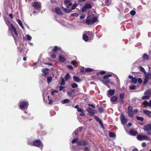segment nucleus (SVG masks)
<instances>
[{"label":"nucleus","instance_id":"680f3d73","mask_svg":"<svg viewBox=\"0 0 151 151\" xmlns=\"http://www.w3.org/2000/svg\"><path fill=\"white\" fill-rule=\"evenodd\" d=\"M68 68H69V69L71 70H73V68L72 67V66L71 65H69L68 66Z\"/></svg>","mask_w":151,"mask_h":151},{"label":"nucleus","instance_id":"e2e57ef3","mask_svg":"<svg viewBox=\"0 0 151 151\" xmlns=\"http://www.w3.org/2000/svg\"><path fill=\"white\" fill-rule=\"evenodd\" d=\"M105 73H106V72L104 71H101L99 72V73L101 75L104 74Z\"/></svg>","mask_w":151,"mask_h":151},{"label":"nucleus","instance_id":"b1692460","mask_svg":"<svg viewBox=\"0 0 151 151\" xmlns=\"http://www.w3.org/2000/svg\"><path fill=\"white\" fill-rule=\"evenodd\" d=\"M83 39L85 41H88V37L86 34H84L83 35Z\"/></svg>","mask_w":151,"mask_h":151},{"label":"nucleus","instance_id":"a211bd4d","mask_svg":"<svg viewBox=\"0 0 151 151\" xmlns=\"http://www.w3.org/2000/svg\"><path fill=\"white\" fill-rule=\"evenodd\" d=\"M118 98L116 96H114L111 99V101L112 103L114 104L117 100Z\"/></svg>","mask_w":151,"mask_h":151},{"label":"nucleus","instance_id":"a878e982","mask_svg":"<svg viewBox=\"0 0 151 151\" xmlns=\"http://www.w3.org/2000/svg\"><path fill=\"white\" fill-rule=\"evenodd\" d=\"M115 92V90L114 89L110 90L109 91V93L111 96L114 94Z\"/></svg>","mask_w":151,"mask_h":151},{"label":"nucleus","instance_id":"864d4df0","mask_svg":"<svg viewBox=\"0 0 151 151\" xmlns=\"http://www.w3.org/2000/svg\"><path fill=\"white\" fill-rule=\"evenodd\" d=\"M143 104L145 105L148 106V102L147 101H143Z\"/></svg>","mask_w":151,"mask_h":151},{"label":"nucleus","instance_id":"473e14b6","mask_svg":"<svg viewBox=\"0 0 151 151\" xmlns=\"http://www.w3.org/2000/svg\"><path fill=\"white\" fill-rule=\"evenodd\" d=\"M9 29L11 31H13L14 30V29H15L16 28L14 27L13 25L11 24H10V27L9 28Z\"/></svg>","mask_w":151,"mask_h":151},{"label":"nucleus","instance_id":"0e129e2a","mask_svg":"<svg viewBox=\"0 0 151 151\" xmlns=\"http://www.w3.org/2000/svg\"><path fill=\"white\" fill-rule=\"evenodd\" d=\"M48 101H49V104H52V102H53V101H52V100L51 99H50L49 100H48Z\"/></svg>","mask_w":151,"mask_h":151},{"label":"nucleus","instance_id":"4c0bfd02","mask_svg":"<svg viewBox=\"0 0 151 151\" xmlns=\"http://www.w3.org/2000/svg\"><path fill=\"white\" fill-rule=\"evenodd\" d=\"M78 139L77 137L75 138L72 140V143L74 144L76 142H77L78 141Z\"/></svg>","mask_w":151,"mask_h":151},{"label":"nucleus","instance_id":"4468645a","mask_svg":"<svg viewBox=\"0 0 151 151\" xmlns=\"http://www.w3.org/2000/svg\"><path fill=\"white\" fill-rule=\"evenodd\" d=\"M137 132L136 130L131 129L129 131L130 134L132 135L135 136L137 134Z\"/></svg>","mask_w":151,"mask_h":151},{"label":"nucleus","instance_id":"6e6552de","mask_svg":"<svg viewBox=\"0 0 151 151\" xmlns=\"http://www.w3.org/2000/svg\"><path fill=\"white\" fill-rule=\"evenodd\" d=\"M92 6L90 4H86L82 8V12H85L89 8H91Z\"/></svg>","mask_w":151,"mask_h":151},{"label":"nucleus","instance_id":"c9c22d12","mask_svg":"<svg viewBox=\"0 0 151 151\" xmlns=\"http://www.w3.org/2000/svg\"><path fill=\"white\" fill-rule=\"evenodd\" d=\"M109 136L111 137H113L115 136V134L114 133L110 132L109 133Z\"/></svg>","mask_w":151,"mask_h":151},{"label":"nucleus","instance_id":"9b49d317","mask_svg":"<svg viewBox=\"0 0 151 151\" xmlns=\"http://www.w3.org/2000/svg\"><path fill=\"white\" fill-rule=\"evenodd\" d=\"M55 12L59 15H63V13L61 12L60 9L58 7H56L55 9Z\"/></svg>","mask_w":151,"mask_h":151},{"label":"nucleus","instance_id":"4be33fe9","mask_svg":"<svg viewBox=\"0 0 151 151\" xmlns=\"http://www.w3.org/2000/svg\"><path fill=\"white\" fill-rule=\"evenodd\" d=\"M144 75H145V78L149 79L150 78V75L149 73H147L146 72H145L144 73Z\"/></svg>","mask_w":151,"mask_h":151},{"label":"nucleus","instance_id":"c03bdc74","mask_svg":"<svg viewBox=\"0 0 151 151\" xmlns=\"http://www.w3.org/2000/svg\"><path fill=\"white\" fill-rule=\"evenodd\" d=\"M70 0H65L64 1V3L65 5H67L68 3H70Z\"/></svg>","mask_w":151,"mask_h":151},{"label":"nucleus","instance_id":"0eeeda50","mask_svg":"<svg viewBox=\"0 0 151 151\" xmlns=\"http://www.w3.org/2000/svg\"><path fill=\"white\" fill-rule=\"evenodd\" d=\"M32 5L35 8L38 9L41 8V5L40 3H38L37 2H33L32 4Z\"/></svg>","mask_w":151,"mask_h":151},{"label":"nucleus","instance_id":"39448f33","mask_svg":"<svg viewBox=\"0 0 151 151\" xmlns=\"http://www.w3.org/2000/svg\"><path fill=\"white\" fill-rule=\"evenodd\" d=\"M137 139L139 141H142L143 140H149V137L146 135H138L137 137Z\"/></svg>","mask_w":151,"mask_h":151},{"label":"nucleus","instance_id":"37998d69","mask_svg":"<svg viewBox=\"0 0 151 151\" xmlns=\"http://www.w3.org/2000/svg\"><path fill=\"white\" fill-rule=\"evenodd\" d=\"M136 118L138 120L142 122L143 121V118L142 117L137 116Z\"/></svg>","mask_w":151,"mask_h":151},{"label":"nucleus","instance_id":"393cba45","mask_svg":"<svg viewBox=\"0 0 151 151\" xmlns=\"http://www.w3.org/2000/svg\"><path fill=\"white\" fill-rule=\"evenodd\" d=\"M59 60L60 61L62 62H64L65 60L64 57L61 56H59Z\"/></svg>","mask_w":151,"mask_h":151},{"label":"nucleus","instance_id":"79ce46f5","mask_svg":"<svg viewBox=\"0 0 151 151\" xmlns=\"http://www.w3.org/2000/svg\"><path fill=\"white\" fill-rule=\"evenodd\" d=\"M138 68H139V70L142 72L144 73L145 72V69L142 66H139L138 67Z\"/></svg>","mask_w":151,"mask_h":151},{"label":"nucleus","instance_id":"412c9836","mask_svg":"<svg viewBox=\"0 0 151 151\" xmlns=\"http://www.w3.org/2000/svg\"><path fill=\"white\" fill-rule=\"evenodd\" d=\"M70 100L68 99H66L62 100V101H61V103L63 104H65V103H69L70 102Z\"/></svg>","mask_w":151,"mask_h":151},{"label":"nucleus","instance_id":"bf43d9fd","mask_svg":"<svg viewBox=\"0 0 151 151\" xmlns=\"http://www.w3.org/2000/svg\"><path fill=\"white\" fill-rule=\"evenodd\" d=\"M142 145L143 147H145L147 146L145 142L142 143Z\"/></svg>","mask_w":151,"mask_h":151},{"label":"nucleus","instance_id":"f704fd0d","mask_svg":"<svg viewBox=\"0 0 151 151\" xmlns=\"http://www.w3.org/2000/svg\"><path fill=\"white\" fill-rule=\"evenodd\" d=\"M93 70L90 68H86L85 69V72H92Z\"/></svg>","mask_w":151,"mask_h":151},{"label":"nucleus","instance_id":"ddd939ff","mask_svg":"<svg viewBox=\"0 0 151 151\" xmlns=\"http://www.w3.org/2000/svg\"><path fill=\"white\" fill-rule=\"evenodd\" d=\"M143 111L144 114L149 116L151 117V111L145 109H143Z\"/></svg>","mask_w":151,"mask_h":151},{"label":"nucleus","instance_id":"09e8293b","mask_svg":"<svg viewBox=\"0 0 151 151\" xmlns=\"http://www.w3.org/2000/svg\"><path fill=\"white\" fill-rule=\"evenodd\" d=\"M129 88L130 89L133 90H135L136 89V86L134 85H133L132 86H131L129 87Z\"/></svg>","mask_w":151,"mask_h":151},{"label":"nucleus","instance_id":"20e7f679","mask_svg":"<svg viewBox=\"0 0 151 151\" xmlns=\"http://www.w3.org/2000/svg\"><path fill=\"white\" fill-rule=\"evenodd\" d=\"M77 6L76 4H73L72 6V7L71 9H67L66 8L63 6H62V8L63 10L66 13H70L72 10L75 9Z\"/></svg>","mask_w":151,"mask_h":151},{"label":"nucleus","instance_id":"cd10ccee","mask_svg":"<svg viewBox=\"0 0 151 151\" xmlns=\"http://www.w3.org/2000/svg\"><path fill=\"white\" fill-rule=\"evenodd\" d=\"M59 48L57 46H55L53 49L52 50V51L53 52H55L58 50H60Z\"/></svg>","mask_w":151,"mask_h":151},{"label":"nucleus","instance_id":"1a4fd4ad","mask_svg":"<svg viewBox=\"0 0 151 151\" xmlns=\"http://www.w3.org/2000/svg\"><path fill=\"white\" fill-rule=\"evenodd\" d=\"M120 119L122 124H125L127 121V119L122 114L120 116Z\"/></svg>","mask_w":151,"mask_h":151},{"label":"nucleus","instance_id":"e433bc0d","mask_svg":"<svg viewBox=\"0 0 151 151\" xmlns=\"http://www.w3.org/2000/svg\"><path fill=\"white\" fill-rule=\"evenodd\" d=\"M71 86L73 88H76L78 87V85L76 83H73L71 85Z\"/></svg>","mask_w":151,"mask_h":151},{"label":"nucleus","instance_id":"423d86ee","mask_svg":"<svg viewBox=\"0 0 151 151\" xmlns=\"http://www.w3.org/2000/svg\"><path fill=\"white\" fill-rule=\"evenodd\" d=\"M33 145L36 147H42V143L39 140H36L33 142Z\"/></svg>","mask_w":151,"mask_h":151},{"label":"nucleus","instance_id":"774afa93","mask_svg":"<svg viewBox=\"0 0 151 151\" xmlns=\"http://www.w3.org/2000/svg\"><path fill=\"white\" fill-rule=\"evenodd\" d=\"M148 106L150 107H151V100L148 103Z\"/></svg>","mask_w":151,"mask_h":151},{"label":"nucleus","instance_id":"8fccbe9b","mask_svg":"<svg viewBox=\"0 0 151 151\" xmlns=\"http://www.w3.org/2000/svg\"><path fill=\"white\" fill-rule=\"evenodd\" d=\"M135 13V11L134 10H132L130 12V14L132 15H134Z\"/></svg>","mask_w":151,"mask_h":151},{"label":"nucleus","instance_id":"ea45409f","mask_svg":"<svg viewBox=\"0 0 151 151\" xmlns=\"http://www.w3.org/2000/svg\"><path fill=\"white\" fill-rule=\"evenodd\" d=\"M88 142L86 141H82V145L85 146L88 145Z\"/></svg>","mask_w":151,"mask_h":151},{"label":"nucleus","instance_id":"2eb2a0df","mask_svg":"<svg viewBox=\"0 0 151 151\" xmlns=\"http://www.w3.org/2000/svg\"><path fill=\"white\" fill-rule=\"evenodd\" d=\"M144 94L149 95L150 97L151 96V88L149 89L146 90L144 92Z\"/></svg>","mask_w":151,"mask_h":151},{"label":"nucleus","instance_id":"aec40b11","mask_svg":"<svg viewBox=\"0 0 151 151\" xmlns=\"http://www.w3.org/2000/svg\"><path fill=\"white\" fill-rule=\"evenodd\" d=\"M41 71L42 72L44 73L45 74H46V75L49 73V69L47 68H45L42 69Z\"/></svg>","mask_w":151,"mask_h":151},{"label":"nucleus","instance_id":"49530a36","mask_svg":"<svg viewBox=\"0 0 151 151\" xmlns=\"http://www.w3.org/2000/svg\"><path fill=\"white\" fill-rule=\"evenodd\" d=\"M98 111L100 113H102L104 112L103 109L102 108H99L98 109Z\"/></svg>","mask_w":151,"mask_h":151},{"label":"nucleus","instance_id":"7c9ffc66","mask_svg":"<svg viewBox=\"0 0 151 151\" xmlns=\"http://www.w3.org/2000/svg\"><path fill=\"white\" fill-rule=\"evenodd\" d=\"M143 58L145 59L148 60L149 57L148 55L146 54H144L143 55Z\"/></svg>","mask_w":151,"mask_h":151},{"label":"nucleus","instance_id":"dca6fc26","mask_svg":"<svg viewBox=\"0 0 151 151\" xmlns=\"http://www.w3.org/2000/svg\"><path fill=\"white\" fill-rule=\"evenodd\" d=\"M94 118L100 124L101 126H103V124L102 123V122L101 120L97 116H95Z\"/></svg>","mask_w":151,"mask_h":151},{"label":"nucleus","instance_id":"3c124183","mask_svg":"<svg viewBox=\"0 0 151 151\" xmlns=\"http://www.w3.org/2000/svg\"><path fill=\"white\" fill-rule=\"evenodd\" d=\"M71 15L72 16H75L76 17H77L78 16V13H74L71 14Z\"/></svg>","mask_w":151,"mask_h":151},{"label":"nucleus","instance_id":"6e6d98bb","mask_svg":"<svg viewBox=\"0 0 151 151\" xmlns=\"http://www.w3.org/2000/svg\"><path fill=\"white\" fill-rule=\"evenodd\" d=\"M32 37L28 35H27V39L28 40H31Z\"/></svg>","mask_w":151,"mask_h":151},{"label":"nucleus","instance_id":"69168bd1","mask_svg":"<svg viewBox=\"0 0 151 151\" xmlns=\"http://www.w3.org/2000/svg\"><path fill=\"white\" fill-rule=\"evenodd\" d=\"M77 144L78 146L82 145V141H79L78 142Z\"/></svg>","mask_w":151,"mask_h":151},{"label":"nucleus","instance_id":"bb28decb","mask_svg":"<svg viewBox=\"0 0 151 151\" xmlns=\"http://www.w3.org/2000/svg\"><path fill=\"white\" fill-rule=\"evenodd\" d=\"M17 21L18 23L21 26V27L22 28H24V27H23V24L21 22V21L20 20V19H17Z\"/></svg>","mask_w":151,"mask_h":151},{"label":"nucleus","instance_id":"de8ad7c7","mask_svg":"<svg viewBox=\"0 0 151 151\" xmlns=\"http://www.w3.org/2000/svg\"><path fill=\"white\" fill-rule=\"evenodd\" d=\"M137 81H138V83L139 84H141L142 82V79L140 78H139L137 79Z\"/></svg>","mask_w":151,"mask_h":151},{"label":"nucleus","instance_id":"13d9d810","mask_svg":"<svg viewBox=\"0 0 151 151\" xmlns=\"http://www.w3.org/2000/svg\"><path fill=\"white\" fill-rule=\"evenodd\" d=\"M72 5V4L71 3H69V4L68 5L67 4V5H65L66 6V7L68 8V9H69V6H70Z\"/></svg>","mask_w":151,"mask_h":151},{"label":"nucleus","instance_id":"2f4dec72","mask_svg":"<svg viewBox=\"0 0 151 151\" xmlns=\"http://www.w3.org/2000/svg\"><path fill=\"white\" fill-rule=\"evenodd\" d=\"M131 81L132 82L135 84L137 82V79L136 78H134Z\"/></svg>","mask_w":151,"mask_h":151},{"label":"nucleus","instance_id":"72a5a7b5","mask_svg":"<svg viewBox=\"0 0 151 151\" xmlns=\"http://www.w3.org/2000/svg\"><path fill=\"white\" fill-rule=\"evenodd\" d=\"M52 77H48L47 79V83H49L52 81Z\"/></svg>","mask_w":151,"mask_h":151},{"label":"nucleus","instance_id":"4d7b16f0","mask_svg":"<svg viewBox=\"0 0 151 151\" xmlns=\"http://www.w3.org/2000/svg\"><path fill=\"white\" fill-rule=\"evenodd\" d=\"M132 111V107L131 106H129L128 108V111Z\"/></svg>","mask_w":151,"mask_h":151},{"label":"nucleus","instance_id":"5701e85b","mask_svg":"<svg viewBox=\"0 0 151 151\" xmlns=\"http://www.w3.org/2000/svg\"><path fill=\"white\" fill-rule=\"evenodd\" d=\"M128 115L129 116L132 117L134 113L132 111H128Z\"/></svg>","mask_w":151,"mask_h":151},{"label":"nucleus","instance_id":"7ed1b4c3","mask_svg":"<svg viewBox=\"0 0 151 151\" xmlns=\"http://www.w3.org/2000/svg\"><path fill=\"white\" fill-rule=\"evenodd\" d=\"M144 130L146 132L147 134L151 135V124H148L144 125L143 127Z\"/></svg>","mask_w":151,"mask_h":151},{"label":"nucleus","instance_id":"338daca9","mask_svg":"<svg viewBox=\"0 0 151 151\" xmlns=\"http://www.w3.org/2000/svg\"><path fill=\"white\" fill-rule=\"evenodd\" d=\"M81 73H84L85 72L84 71V67H82L81 69Z\"/></svg>","mask_w":151,"mask_h":151},{"label":"nucleus","instance_id":"c85d7f7f","mask_svg":"<svg viewBox=\"0 0 151 151\" xmlns=\"http://www.w3.org/2000/svg\"><path fill=\"white\" fill-rule=\"evenodd\" d=\"M146 95L142 97V100H145L149 99V98H150V96L147 95Z\"/></svg>","mask_w":151,"mask_h":151},{"label":"nucleus","instance_id":"6ab92c4d","mask_svg":"<svg viewBox=\"0 0 151 151\" xmlns=\"http://www.w3.org/2000/svg\"><path fill=\"white\" fill-rule=\"evenodd\" d=\"M77 111L78 112L81 113L80 114V115L81 116H83L85 115V114L84 113V111L83 109L79 108L77 109Z\"/></svg>","mask_w":151,"mask_h":151},{"label":"nucleus","instance_id":"c756f323","mask_svg":"<svg viewBox=\"0 0 151 151\" xmlns=\"http://www.w3.org/2000/svg\"><path fill=\"white\" fill-rule=\"evenodd\" d=\"M70 75L69 73H67L65 76V80L67 81L70 78Z\"/></svg>","mask_w":151,"mask_h":151},{"label":"nucleus","instance_id":"a19ab883","mask_svg":"<svg viewBox=\"0 0 151 151\" xmlns=\"http://www.w3.org/2000/svg\"><path fill=\"white\" fill-rule=\"evenodd\" d=\"M105 2L106 5L108 6L111 3L110 0H106Z\"/></svg>","mask_w":151,"mask_h":151},{"label":"nucleus","instance_id":"052dcab7","mask_svg":"<svg viewBox=\"0 0 151 151\" xmlns=\"http://www.w3.org/2000/svg\"><path fill=\"white\" fill-rule=\"evenodd\" d=\"M55 57H56V55L54 53H53L52 55H51V57L52 58H55Z\"/></svg>","mask_w":151,"mask_h":151},{"label":"nucleus","instance_id":"58836bf2","mask_svg":"<svg viewBox=\"0 0 151 151\" xmlns=\"http://www.w3.org/2000/svg\"><path fill=\"white\" fill-rule=\"evenodd\" d=\"M149 79L145 78L143 83V85H146Z\"/></svg>","mask_w":151,"mask_h":151},{"label":"nucleus","instance_id":"f03ea898","mask_svg":"<svg viewBox=\"0 0 151 151\" xmlns=\"http://www.w3.org/2000/svg\"><path fill=\"white\" fill-rule=\"evenodd\" d=\"M112 76V75L110 74L105 75L103 78V79L101 80L102 82L105 85L110 83V80L109 78Z\"/></svg>","mask_w":151,"mask_h":151},{"label":"nucleus","instance_id":"a18cd8bd","mask_svg":"<svg viewBox=\"0 0 151 151\" xmlns=\"http://www.w3.org/2000/svg\"><path fill=\"white\" fill-rule=\"evenodd\" d=\"M60 84L61 85H65V82L64 81V80L63 78H62L61 79V81Z\"/></svg>","mask_w":151,"mask_h":151},{"label":"nucleus","instance_id":"603ef678","mask_svg":"<svg viewBox=\"0 0 151 151\" xmlns=\"http://www.w3.org/2000/svg\"><path fill=\"white\" fill-rule=\"evenodd\" d=\"M71 64L73 65H75L76 63V60L72 61L71 62Z\"/></svg>","mask_w":151,"mask_h":151},{"label":"nucleus","instance_id":"9d476101","mask_svg":"<svg viewBox=\"0 0 151 151\" xmlns=\"http://www.w3.org/2000/svg\"><path fill=\"white\" fill-rule=\"evenodd\" d=\"M87 111L88 112L89 114L90 115L93 116L94 114V110L92 109L90 107L88 108L87 109Z\"/></svg>","mask_w":151,"mask_h":151},{"label":"nucleus","instance_id":"f3484780","mask_svg":"<svg viewBox=\"0 0 151 151\" xmlns=\"http://www.w3.org/2000/svg\"><path fill=\"white\" fill-rule=\"evenodd\" d=\"M73 78L74 81L77 83L80 82L81 81V80L78 77L76 76H73Z\"/></svg>","mask_w":151,"mask_h":151},{"label":"nucleus","instance_id":"f8f14e48","mask_svg":"<svg viewBox=\"0 0 151 151\" xmlns=\"http://www.w3.org/2000/svg\"><path fill=\"white\" fill-rule=\"evenodd\" d=\"M28 106V104L25 102H22L20 104V107L21 108H27Z\"/></svg>","mask_w":151,"mask_h":151},{"label":"nucleus","instance_id":"f257e3e1","mask_svg":"<svg viewBox=\"0 0 151 151\" xmlns=\"http://www.w3.org/2000/svg\"><path fill=\"white\" fill-rule=\"evenodd\" d=\"M97 19V17H94V15H90L87 17L86 22L88 24H92L96 22Z\"/></svg>","mask_w":151,"mask_h":151},{"label":"nucleus","instance_id":"5fc2aeb1","mask_svg":"<svg viewBox=\"0 0 151 151\" xmlns=\"http://www.w3.org/2000/svg\"><path fill=\"white\" fill-rule=\"evenodd\" d=\"M124 97V95L123 94H120L119 95V98L120 99H123Z\"/></svg>","mask_w":151,"mask_h":151}]
</instances>
